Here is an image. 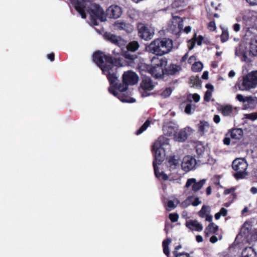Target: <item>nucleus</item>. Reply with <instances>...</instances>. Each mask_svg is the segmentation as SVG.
Segmentation results:
<instances>
[{"instance_id": "nucleus-19", "label": "nucleus", "mask_w": 257, "mask_h": 257, "mask_svg": "<svg viewBox=\"0 0 257 257\" xmlns=\"http://www.w3.org/2000/svg\"><path fill=\"white\" fill-rule=\"evenodd\" d=\"M195 150L197 154L198 161L202 163H205L207 162V157H205L204 151L205 148L202 144L200 142L196 143Z\"/></svg>"}, {"instance_id": "nucleus-26", "label": "nucleus", "mask_w": 257, "mask_h": 257, "mask_svg": "<svg viewBox=\"0 0 257 257\" xmlns=\"http://www.w3.org/2000/svg\"><path fill=\"white\" fill-rule=\"evenodd\" d=\"M173 19L176 22H173V26H176L177 25V28H172V26L170 27V30H172L175 33H178L183 29V21L180 17H173Z\"/></svg>"}, {"instance_id": "nucleus-45", "label": "nucleus", "mask_w": 257, "mask_h": 257, "mask_svg": "<svg viewBox=\"0 0 257 257\" xmlns=\"http://www.w3.org/2000/svg\"><path fill=\"white\" fill-rule=\"evenodd\" d=\"M172 92V90L171 88L170 87H168L161 93V95L163 98H166L171 95Z\"/></svg>"}, {"instance_id": "nucleus-61", "label": "nucleus", "mask_w": 257, "mask_h": 257, "mask_svg": "<svg viewBox=\"0 0 257 257\" xmlns=\"http://www.w3.org/2000/svg\"><path fill=\"white\" fill-rule=\"evenodd\" d=\"M217 240V237L214 235L211 236L210 238V241L213 243H215Z\"/></svg>"}, {"instance_id": "nucleus-17", "label": "nucleus", "mask_w": 257, "mask_h": 257, "mask_svg": "<svg viewBox=\"0 0 257 257\" xmlns=\"http://www.w3.org/2000/svg\"><path fill=\"white\" fill-rule=\"evenodd\" d=\"M178 125L172 122L165 123L163 127V131L165 135L171 136L175 135L178 130Z\"/></svg>"}, {"instance_id": "nucleus-41", "label": "nucleus", "mask_w": 257, "mask_h": 257, "mask_svg": "<svg viewBox=\"0 0 257 257\" xmlns=\"http://www.w3.org/2000/svg\"><path fill=\"white\" fill-rule=\"evenodd\" d=\"M195 109V104H193L191 102H188L185 108V112L187 114H191Z\"/></svg>"}, {"instance_id": "nucleus-39", "label": "nucleus", "mask_w": 257, "mask_h": 257, "mask_svg": "<svg viewBox=\"0 0 257 257\" xmlns=\"http://www.w3.org/2000/svg\"><path fill=\"white\" fill-rule=\"evenodd\" d=\"M203 68V64L200 62H196L192 64V70L194 72L200 71Z\"/></svg>"}, {"instance_id": "nucleus-53", "label": "nucleus", "mask_w": 257, "mask_h": 257, "mask_svg": "<svg viewBox=\"0 0 257 257\" xmlns=\"http://www.w3.org/2000/svg\"><path fill=\"white\" fill-rule=\"evenodd\" d=\"M236 99L242 103L245 104L246 97H244L242 95L238 94L236 96Z\"/></svg>"}, {"instance_id": "nucleus-64", "label": "nucleus", "mask_w": 257, "mask_h": 257, "mask_svg": "<svg viewBox=\"0 0 257 257\" xmlns=\"http://www.w3.org/2000/svg\"><path fill=\"white\" fill-rule=\"evenodd\" d=\"M250 192L253 194H256L257 193V188L255 187H252L250 189Z\"/></svg>"}, {"instance_id": "nucleus-2", "label": "nucleus", "mask_w": 257, "mask_h": 257, "mask_svg": "<svg viewBox=\"0 0 257 257\" xmlns=\"http://www.w3.org/2000/svg\"><path fill=\"white\" fill-rule=\"evenodd\" d=\"M93 60L100 67L103 74L107 75L110 87H115L118 80V77L114 73L115 66H123L122 59L119 57L112 59L103 52L98 51L94 53Z\"/></svg>"}, {"instance_id": "nucleus-23", "label": "nucleus", "mask_w": 257, "mask_h": 257, "mask_svg": "<svg viewBox=\"0 0 257 257\" xmlns=\"http://www.w3.org/2000/svg\"><path fill=\"white\" fill-rule=\"evenodd\" d=\"M228 135L233 140H239L243 137V130L241 128H234L228 132Z\"/></svg>"}, {"instance_id": "nucleus-5", "label": "nucleus", "mask_w": 257, "mask_h": 257, "mask_svg": "<svg viewBox=\"0 0 257 257\" xmlns=\"http://www.w3.org/2000/svg\"><path fill=\"white\" fill-rule=\"evenodd\" d=\"M257 86V71H252L242 76L237 87L241 91H249Z\"/></svg>"}, {"instance_id": "nucleus-22", "label": "nucleus", "mask_w": 257, "mask_h": 257, "mask_svg": "<svg viewBox=\"0 0 257 257\" xmlns=\"http://www.w3.org/2000/svg\"><path fill=\"white\" fill-rule=\"evenodd\" d=\"M198 131L201 135H204L206 133L212 132L213 128L208 122L201 121L198 124Z\"/></svg>"}, {"instance_id": "nucleus-37", "label": "nucleus", "mask_w": 257, "mask_h": 257, "mask_svg": "<svg viewBox=\"0 0 257 257\" xmlns=\"http://www.w3.org/2000/svg\"><path fill=\"white\" fill-rule=\"evenodd\" d=\"M186 5L185 0H175L172 4V6L173 8H179L183 7Z\"/></svg>"}, {"instance_id": "nucleus-43", "label": "nucleus", "mask_w": 257, "mask_h": 257, "mask_svg": "<svg viewBox=\"0 0 257 257\" xmlns=\"http://www.w3.org/2000/svg\"><path fill=\"white\" fill-rule=\"evenodd\" d=\"M229 38V34L227 30H223L222 34L220 36L221 40L222 42H226Z\"/></svg>"}, {"instance_id": "nucleus-13", "label": "nucleus", "mask_w": 257, "mask_h": 257, "mask_svg": "<svg viewBox=\"0 0 257 257\" xmlns=\"http://www.w3.org/2000/svg\"><path fill=\"white\" fill-rule=\"evenodd\" d=\"M156 85L151 79L147 76H144L141 83L140 91L143 97H146L150 95L148 92L152 90Z\"/></svg>"}, {"instance_id": "nucleus-62", "label": "nucleus", "mask_w": 257, "mask_h": 257, "mask_svg": "<svg viewBox=\"0 0 257 257\" xmlns=\"http://www.w3.org/2000/svg\"><path fill=\"white\" fill-rule=\"evenodd\" d=\"M202 78L203 79H207L208 78V72L207 71H204L202 75Z\"/></svg>"}, {"instance_id": "nucleus-32", "label": "nucleus", "mask_w": 257, "mask_h": 257, "mask_svg": "<svg viewBox=\"0 0 257 257\" xmlns=\"http://www.w3.org/2000/svg\"><path fill=\"white\" fill-rule=\"evenodd\" d=\"M171 241L172 240L170 238H168L163 241V252L167 257H169L170 251L168 246L171 242Z\"/></svg>"}, {"instance_id": "nucleus-54", "label": "nucleus", "mask_w": 257, "mask_h": 257, "mask_svg": "<svg viewBox=\"0 0 257 257\" xmlns=\"http://www.w3.org/2000/svg\"><path fill=\"white\" fill-rule=\"evenodd\" d=\"M251 239L252 241L257 240V229H254L251 233Z\"/></svg>"}, {"instance_id": "nucleus-31", "label": "nucleus", "mask_w": 257, "mask_h": 257, "mask_svg": "<svg viewBox=\"0 0 257 257\" xmlns=\"http://www.w3.org/2000/svg\"><path fill=\"white\" fill-rule=\"evenodd\" d=\"M175 140L178 142H182L185 141L187 138V133L185 131L183 130H180L178 134L174 135Z\"/></svg>"}, {"instance_id": "nucleus-29", "label": "nucleus", "mask_w": 257, "mask_h": 257, "mask_svg": "<svg viewBox=\"0 0 257 257\" xmlns=\"http://www.w3.org/2000/svg\"><path fill=\"white\" fill-rule=\"evenodd\" d=\"M242 257H257V254L253 248L251 247H248L243 250Z\"/></svg>"}, {"instance_id": "nucleus-56", "label": "nucleus", "mask_w": 257, "mask_h": 257, "mask_svg": "<svg viewBox=\"0 0 257 257\" xmlns=\"http://www.w3.org/2000/svg\"><path fill=\"white\" fill-rule=\"evenodd\" d=\"M219 213L223 216L227 215V210L224 208H221Z\"/></svg>"}, {"instance_id": "nucleus-27", "label": "nucleus", "mask_w": 257, "mask_h": 257, "mask_svg": "<svg viewBox=\"0 0 257 257\" xmlns=\"http://www.w3.org/2000/svg\"><path fill=\"white\" fill-rule=\"evenodd\" d=\"M218 229V226L214 223H210L205 229L204 233L206 236L215 233Z\"/></svg>"}, {"instance_id": "nucleus-36", "label": "nucleus", "mask_w": 257, "mask_h": 257, "mask_svg": "<svg viewBox=\"0 0 257 257\" xmlns=\"http://www.w3.org/2000/svg\"><path fill=\"white\" fill-rule=\"evenodd\" d=\"M151 122L149 120H147L140 128L138 129L136 132V134L137 135H139L143 133L145 131H146L147 128L150 126Z\"/></svg>"}, {"instance_id": "nucleus-58", "label": "nucleus", "mask_w": 257, "mask_h": 257, "mask_svg": "<svg viewBox=\"0 0 257 257\" xmlns=\"http://www.w3.org/2000/svg\"><path fill=\"white\" fill-rule=\"evenodd\" d=\"M246 1L251 6L257 5V0H246Z\"/></svg>"}, {"instance_id": "nucleus-8", "label": "nucleus", "mask_w": 257, "mask_h": 257, "mask_svg": "<svg viewBox=\"0 0 257 257\" xmlns=\"http://www.w3.org/2000/svg\"><path fill=\"white\" fill-rule=\"evenodd\" d=\"M151 62L152 66L150 69V74L156 78L161 77L164 74L165 68L167 65V59H159L157 56H154Z\"/></svg>"}, {"instance_id": "nucleus-51", "label": "nucleus", "mask_w": 257, "mask_h": 257, "mask_svg": "<svg viewBox=\"0 0 257 257\" xmlns=\"http://www.w3.org/2000/svg\"><path fill=\"white\" fill-rule=\"evenodd\" d=\"M179 218V216L177 213H171L169 214V218L172 222H176Z\"/></svg>"}, {"instance_id": "nucleus-7", "label": "nucleus", "mask_w": 257, "mask_h": 257, "mask_svg": "<svg viewBox=\"0 0 257 257\" xmlns=\"http://www.w3.org/2000/svg\"><path fill=\"white\" fill-rule=\"evenodd\" d=\"M106 39L111 43L118 46L121 49L125 46L127 49L132 52H135L137 50L139 47V44L137 41H133L126 45V42L120 37L113 35L110 33H106L105 35Z\"/></svg>"}, {"instance_id": "nucleus-6", "label": "nucleus", "mask_w": 257, "mask_h": 257, "mask_svg": "<svg viewBox=\"0 0 257 257\" xmlns=\"http://www.w3.org/2000/svg\"><path fill=\"white\" fill-rule=\"evenodd\" d=\"M128 85L124 83L116 84L115 87H109L108 88L109 92L117 97L121 102L133 103L136 101L135 98L130 97L126 95L125 92L128 89Z\"/></svg>"}, {"instance_id": "nucleus-52", "label": "nucleus", "mask_w": 257, "mask_h": 257, "mask_svg": "<svg viewBox=\"0 0 257 257\" xmlns=\"http://www.w3.org/2000/svg\"><path fill=\"white\" fill-rule=\"evenodd\" d=\"M208 29L211 31H213L216 29V25L214 21H211L208 24Z\"/></svg>"}, {"instance_id": "nucleus-16", "label": "nucleus", "mask_w": 257, "mask_h": 257, "mask_svg": "<svg viewBox=\"0 0 257 257\" xmlns=\"http://www.w3.org/2000/svg\"><path fill=\"white\" fill-rule=\"evenodd\" d=\"M123 82L128 85H135L138 82V75L132 71H127L122 75Z\"/></svg>"}, {"instance_id": "nucleus-14", "label": "nucleus", "mask_w": 257, "mask_h": 257, "mask_svg": "<svg viewBox=\"0 0 257 257\" xmlns=\"http://www.w3.org/2000/svg\"><path fill=\"white\" fill-rule=\"evenodd\" d=\"M196 164L197 161L194 157L187 155L183 159L181 167L183 171L188 172L194 169Z\"/></svg>"}, {"instance_id": "nucleus-46", "label": "nucleus", "mask_w": 257, "mask_h": 257, "mask_svg": "<svg viewBox=\"0 0 257 257\" xmlns=\"http://www.w3.org/2000/svg\"><path fill=\"white\" fill-rule=\"evenodd\" d=\"M165 207L168 211H171L174 209L176 207V205L175 204L173 201L169 200L165 205Z\"/></svg>"}, {"instance_id": "nucleus-63", "label": "nucleus", "mask_w": 257, "mask_h": 257, "mask_svg": "<svg viewBox=\"0 0 257 257\" xmlns=\"http://www.w3.org/2000/svg\"><path fill=\"white\" fill-rule=\"evenodd\" d=\"M205 220L207 221L211 222L212 220V216L211 215H209V214L205 216Z\"/></svg>"}, {"instance_id": "nucleus-35", "label": "nucleus", "mask_w": 257, "mask_h": 257, "mask_svg": "<svg viewBox=\"0 0 257 257\" xmlns=\"http://www.w3.org/2000/svg\"><path fill=\"white\" fill-rule=\"evenodd\" d=\"M200 99L199 95L197 93L189 94L186 98V101L188 102H192L193 100L195 102H198Z\"/></svg>"}, {"instance_id": "nucleus-34", "label": "nucleus", "mask_w": 257, "mask_h": 257, "mask_svg": "<svg viewBox=\"0 0 257 257\" xmlns=\"http://www.w3.org/2000/svg\"><path fill=\"white\" fill-rule=\"evenodd\" d=\"M210 212V208L207 205H203L201 210L198 212V215L201 218H204L205 216Z\"/></svg>"}, {"instance_id": "nucleus-60", "label": "nucleus", "mask_w": 257, "mask_h": 257, "mask_svg": "<svg viewBox=\"0 0 257 257\" xmlns=\"http://www.w3.org/2000/svg\"><path fill=\"white\" fill-rule=\"evenodd\" d=\"M47 58L49 59L51 61H53L54 60V53H51L47 55Z\"/></svg>"}, {"instance_id": "nucleus-15", "label": "nucleus", "mask_w": 257, "mask_h": 257, "mask_svg": "<svg viewBox=\"0 0 257 257\" xmlns=\"http://www.w3.org/2000/svg\"><path fill=\"white\" fill-rule=\"evenodd\" d=\"M206 181L205 179L197 181L195 178H189L187 180L185 187L190 188L193 192H196L202 188Z\"/></svg>"}, {"instance_id": "nucleus-20", "label": "nucleus", "mask_w": 257, "mask_h": 257, "mask_svg": "<svg viewBox=\"0 0 257 257\" xmlns=\"http://www.w3.org/2000/svg\"><path fill=\"white\" fill-rule=\"evenodd\" d=\"M107 14L110 18L117 19L122 14L121 8L117 5L111 6L107 10Z\"/></svg>"}, {"instance_id": "nucleus-48", "label": "nucleus", "mask_w": 257, "mask_h": 257, "mask_svg": "<svg viewBox=\"0 0 257 257\" xmlns=\"http://www.w3.org/2000/svg\"><path fill=\"white\" fill-rule=\"evenodd\" d=\"M212 97V91L207 90L205 93L204 99L205 101L208 102L210 100Z\"/></svg>"}, {"instance_id": "nucleus-21", "label": "nucleus", "mask_w": 257, "mask_h": 257, "mask_svg": "<svg viewBox=\"0 0 257 257\" xmlns=\"http://www.w3.org/2000/svg\"><path fill=\"white\" fill-rule=\"evenodd\" d=\"M186 226L192 231H201L203 229L202 225L197 220L187 221Z\"/></svg>"}, {"instance_id": "nucleus-57", "label": "nucleus", "mask_w": 257, "mask_h": 257, "mask_svg": "<svg viewBox=\"0 0 257 257\" xmlns=\"http://www.w3.org/2000/svg\"><path fill=\"white\" fill-rule=\"evenodd\" d=\"M196 61V58L195 56H191L189 59H188V63H189L190 64H193L194 63V62H195Z\"/></svg>"}, {"instance_id": "nucleus-10", "label": "nucleus", "mask_w": 257, "mask_h": 257, "mask_svg": "<svg viewBox=\"0 0 257 257\" xmlns=\"http://www.w3.org/2000/svg\"><path fill=\"white\" fill-rule=\"evenodd\" d=\"M124 57L126 59V61L128 65L133 67H136V63L138 62V58L134 55H131L129 53H126L124 54ZM137 68L140 70L142 75L145 76L144 72H148L150 74V69L151 66L145 63H141L139 66H136Z\"/></svg>"}, {"instance_id": "nucleus-11", "label": "nucleus", "mask_w": 257, "mask_h": 257, "mask_svg": "<svg viewBox=\"0 0 257 257\" xmlns=\"http://www.w3.org/2000/svg\"><path fill=\"white\" fill-rule=\"evenodd\" d=\"M138 29L139 36L145 40L151 39L155 34L154 28L148 25L140 23L138 25Z\"/></svg>"}, {"instance_id": "nucleus-1", "label": "nucleus", "mask_w": 257, "mask_h": 257, "mask_svg": "<svg viewBox=\"0 0 257 257\" xmlns=\"http://www.w3.org/2000/svg\"><path fill=\"white\" fill-rule=\"evenodd\" d=\"M92 0H67L70 7H73L82 19L86 18V12L89 14V24L94 26L99 24V22H104L106 18L104 11L100 6L91 3Z\"/></svg>"}, {"instance_id": "nucleus-3", "label": "nucleus", "mask_w": 257, "mask_h": 257, "mask_svg": "<svg viewBox=\"0 0 257 257\" xmlns=\"http://www.w3.org/2000/svg\"><path fill=\"white\" fill-rule=\"evenodd\" d=\"M171 150L169 140L164 136H160L152 146V152L154 156L153 167L156 177L161 180H167L168 176L162 171H160L158 165L164 161L166 154Z\"/></svg>"}, {"instance_id": "nucleus-40", "label": "nucleus", "mask_w": 257, "mask_h": 257, "mask_svg": "<svg viewBox=\"0 0 257 257\" xmlns=\"http://www.w3.org/2000/svg\"><path fill=\"white\" fill-rule=\"evenodd\" d=\"M194 198L193 196H190L188 197L186 199L183 201L181 203V206L183 208H186L189 206L190 205H192V201Z\"/></svg>"}, {"instance_id": "nucleus-18", "label": "nucleus", "mask_w": 257, "mask_h": 257, "mask_svg": "<svg viewBox=\"0 0 257 257\" xmlns=\"http://www.w3.org/2000/svg\"><path fill=\"white\" fill-rule=\"evenodd\" d=\"M113 28L116 30L124 31L127 33H131L133 31V26L124 21H117L113 24Z\"/></svg>"}, {"instance_id": "nucleus-49", "label": "nucleus", "mask_w": 257, "mask_h": 257, "mask_svg": "<svg viewBox=\"0 0 257 257\" xmlns=\"http://www.w3.org/2000/svg\"><path fill=\"white\" fill-rule=\"evenodd\" d=\"M173 254L175 257H190L189 254L187 253H178L176 251H173Z\"/></svg>"}, {"instance_id": "nucleus-12", "label": "nucleus", "mask_w": 257, "mask_h": 257, "mask_svg": "<svg viewBox=\"0 0 257 257\" xmlns=\"http://www.w3.org/2000/svg\"><path fill=\"white\" fill-rule=\"evenodd\" d=\"M250 53H252L250 50L248 51L246 44L244 43H240L235 48V55L242 62L246 63L250 62V59L248 57Z\"/></svg>"}, {"instance_id": "nucleus-50", "label": "nucleus", "mask_w": 257, "mask_h": 257, "mask_svg": "<svg viewBox=\"0 0 257 257\" xmlns=\"http://www.w3.org/2000/svg\"><path fill=\"white\" fill-rule=\"evenodd\" d=\"M201 203L199 198L198 197L194 196V198L192 201V205L193 206H197Z\"/></svg>"}, {"instance_id": "nucleus-42", "label": "nucleus", "mask_w": 257, "mask_h": 257, "mask_svg": "<svg viewBox=\"0 0 257 257\" xmlns=\"http://www.w3.org/2000/svg\"><path fill=\"white\" fill-rule=\"evenodd\" d=\"M190 84L192 85V86H197L200 85V79L199 77L197 76H192L190 78Z\"/></svg>"}, {"instance_id": "nucleus-25", "label": "nucleus", "mask_w": 257, "mask_h": 257, "mask_svg": "<svg viewBox=\"0 0 257 257\" xmlns=\"http://www.w3.org/2000/svg\"><path fill=\"white\" fill-rule=\"evenodd\" d=\"M167 166L171 170L175 169L179 164V161L175 156L167 158Z\"/></svg>"}, {"instance_id": "nucleus-33", "label": "nucleus", "mask_w": 257, "mask_h": 257, "mask_svg": "<svg viewBox=\"0 0 257 257\" xmlns=\"http://www.w3.org/2000/svg\"><path fill=\"white\" fill-rule=\"evenodd\" d=\"M256 104H257V97L253 96L246 97L245 104H244V105L250 107H253Z\"/></svg>"}, {"instance_id": "nucleus-30", "label": "nucleus", "mask_w": 257, "mask_h": 257, "mask_svg": "<svg viewBox=\"0 0 257 257\" xmlns=\"http://www.w3.org/2000/svg\"><path fill=\"white\" fill-rule=\"evenodd\" d=\"M181 70V67L180 65L171 64L166 71L169 75H174L179 72Z\"/></svg>"}, {"instance_id": "nucleus-9", "label": "nucleus", "mask_w": 257, "mask_h": 257, "mask_svg": "<svg viewBox=\"0 0 257 257\" xmlns=\"http://www.w3.org/2000/svg\"><path fill=\"white\" fill-rule=\"evenodd\" d=\"M248 164L243 158H237L232 164V169L236 172L234 174V177L237 179L243 178L247 174L246 170Z\"/></svg>"}, {"instance_id": "nucleus-44", "label": "nucleus", "mask_w": 257, "mask_h": 257, "mask_svg": "<svg viewBox=\"0 0 257 257\" xmlns=\"http://www.w3.org/2000/svg\"><path fill=\"white\" fill-rule=\"evenodd\" d=\"M254 219H251L250 220H248L244 222L243 224V225L242 226L243 229H246L247 231L250 229L251 227L252 226V224L253 222Z\"/></svg>"}, {"instance_id": "nucleus-24", "label": "nucleus", "mask_w": 257, "mask_h": 257, "mask_svg": "<svg viewBox=\"0 0 257 257\" xmlns=\"http://www.w3.org/2000/svg\"><path fill=\"white\" fill-rule=\"evenodd\" d=\"M218 109L224 116H231L233 112V107L230 105H221Z\"/></svg>"}, {"instance_id": "nucleus-47", "label": "nucleus", "mask_w": 257, "mask_h": 257, "mask_svg": "<svg viewBox=\"0 0 257 257\" xmlns=\"http://www.w3.org/2000/svg\"><path fill=\"white\" fill-rule=\"evenodd\" d=\"M244 117L245 118L250 119L251 120H255L257 119V113L256 112H253L248 114H244Z\"/></svg>"}, {"instance_id": "nucleus-28", "label": "nucleus", "mask_w": 257, "mask_h": 257, "mask_svg": "<svg viewBox=\"0 0 257 257\" xmlns=\"http://www.w3.org/2000/svg\"><path fill=\"white\" fill-rule=\"evenodd\" d=\"M250 52L254 56H257V35L253 36L250 39Z\"/></svg>"}, {"instance_id": "nucleus-4", "label": "nucleus", "mask_w": 257, "mask_h": 257, "mask_svg": "<svg viewBox=\"0 0 257 257\" xmlns=\"http://www.w3.org/2000/svg\"><path fill=\"white\" fill-rule=\"evenodd\" d=\"M173 47V41L167 38L156 39L146 47L150 53L158 56H162L169 53Z\"/></svg>"}, {"instance_id": "nucleus-59", "label": "nucleus", "mask_w": 257, "mask_h": 257, "mask_svg": "<svg viewBox=\"0 0 257 257\" xmlns=\"http://www.w3.org/2000/svg\"><path fill=\"white\" fill-rule=\"evenodd\" d=\"M213 120L216 123H218L220 121V116L218 115H215L213 117Z\"/></svg>"}, {"instance_id": "nucleus-38", "label": "nucleus", "mask_w": 257, "mask_h": 257, "mask_svg": "<svg viewBox=\"0 0 257 257\" xmlns=\"http://www.w3.org/2000/svg\"><path fill=\"white\" fill-rule=\"evenodd\" d=\"M203 39V38L201 36H199L198 37H195L193 40V41L191 42V46H189V49L191 50L193 49L195 43H197L198 45H201L202 44Z\"/></svg>"}, {"instance_id": "nucleus-55", "label": "nucleus", "mask_w": 257, "mask_h": 257, "mask_svg": "<svg viewBox=\"0 0 257 257\" xmlns=\"http://www.w3.org/2000/svg\"><path fill=\"white\" fill-rule=\"evenodd\" d=\"M232 28H233V30L235 32H238L240 31V26L239 24H235L233 25L232 26Z\"/></svg>"}]
</instances>
